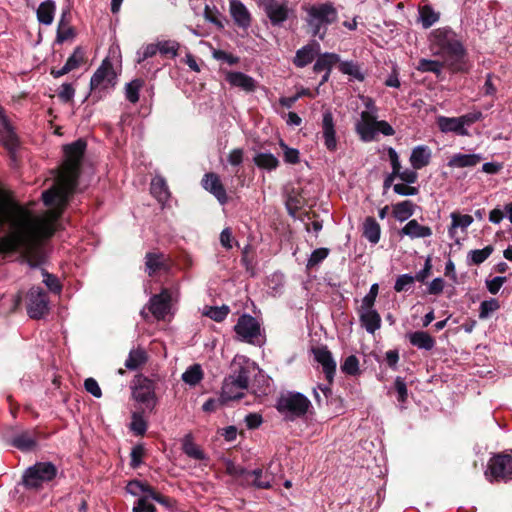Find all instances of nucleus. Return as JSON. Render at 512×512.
Returning <instances> with one entry per match:
<instances>
[{"label":"nucleus","instance_id":"obj_1","mask_svg":"<svg viewBox=\"0 0 512 512\" xmlns=\"http://www.w3.org/2000/svg\"><path fill=\"white\" fill-rule=\"evenodd\" d=\"M86 148L82 140L64 147L65 160L51 188L42 193L49 210L35 216L23 207L0 199V252L19 250L31 267L42 262L40 239L53 235L55 222L73 194L79 176L80 163Z\"/></svg>","mask_w":512,"mask_h":512},{"label":"nucleus","instance_id":"obj_2","mask_svg":"<svg viewBox=\"0 0 512 512\" xmlns=\"http://www.w3.org/2000/svg\"><path fill=\"white\" fill-rule=\"evenodd\" d=\"M307 24L314 36L323 39L329 25L337 20V10L330 3H322L305 8Z\"/></svg>","mask_w":512,"mask_h":512},{"label":"nucleus","instance_id":"obj_3","mask_svg":"<svg viewBox=\"0 0 512 512\" xmlns=\"http://www.w3.org/2000/svg\"><path fill=\"white\" fill-rule=\"evenodd\" d=\"M431 49L436 55L458 58L463 54V47L455 32L442 27L435 29L430 35Z\"/></svg>","mask_w":512,"mask_h":512},{"label":"nucleus","instance_id":"obj_4","mask_svg":"<svg viewBox=\"0 0 512 512\" xmlns=\"http://www.w3.org/2000/svg\"><path fill=\"white\" fill-rule=\"evenodd\" d=\"M311 407L310 400L301 393L287 392L282 394L276 408L286 421H294L305 416Z\"/></svg>","mask_w":512,"mask_h":512},{"label":"nucleus","instance_id":"obj_5","mask_svg":"<svg viewBox=\"0 0 512 512\" xmlns=\"http://www.w3.org/2000/svg\"><path fill=\"white\" fill-rule=\"evenodd\" d=\"M355 130L363 142H371L378 133L392 136L395 133L393 127L384 120H377V116L360 113V118L355 123Z\"/></svg>","mask_w":512,"mask_h":512},{"label":"nucleus","instance_id":"obj_6","mask_svg":"<svg viewBox=\"0 0 512 512\" xmlns=\"http://www.w3.org/2000/svg\"><path fill=\"white\" fill-rule=\"evenodd\" d=\"M483 119L480 111H473L459 117L438 116L436 124L442 133H455L460 136H468L467 127Z\"/></svg>","mask_w":512,"mask_h":512},{"label":"nucleus","instance_id":"obj_7","mask_svg":"<svg viewBox=\"0 0 512 512\" xmlns=\"http://www.w3.org/2000/svg\"><path fill=\"white\" fill-rule=\"evenodd\" d=\"M57 474V468L50 462H39L29 467L23 476V484L28 489L38 490L44 484L52 481Z\"/></svg>","mask_w":512,"mask_h":512},{"label":"nucleus","instance_id":"obj_8","mask_svg":"<svg viewBox=\"0 0 512 512\" xmlns=\"http://www.w3.org/2000/svg\"><path fill=\"white\" fill-rule=\"evenodd\" d=\"M117 74L110 59L105 58L100 67L93 74L90 81V88L93 93L101 94L114 88L116 85ZM101 97V95H99Z\"/></svg>","mask_w":512,"mask_h":512},{"label":"nucleus","instance_id":"obj_9","mask_svg":"<svg viewBox=\"0 0 512 512\" xmlns=\"http://www.w3.org/2000/svg\"><path fill=\"white\" fill-rule=\"evenodd\" d=\"M485 475L490 481L511 480L512 456L507 454H498L492 457L488 463Z\"/></svg>","mask_w":512,"mask_h":512},{"label":"nucleus","instance_id":"obj_10","mask_svg":"<svg viewBox=\"0 0 512 512\" xmlns=\"http://www.w3.org/2000/svg\"><path fill=\"white\" fill-rule=\"evenodd\" d=\"M231 369L230 376L240 384V388L247 389L250 376L258 370V367L246 356L236 355L231 363Z\"/></svg>","mask_w":512,"mask_h":512},{"label":"nucleus","instance_id":"obj_11","mask_svg":"<svg viewBox=\"0 0 512 512\" xmlns=\"http://www.w3.org/2000/svg\"><path fill=\"white\" fill-rule=\"evenodd\" d=\"M227 470L231 475H234L235 477H242L243 483L247 485H253L260 489H267L271 485V477L267 474L263 475V471L261 469L246 471L241 467H236L230 464Z\"/></svg>","mask_w":512,"mask_h":512},{"label":"nucleus","instance_id":"obj_12","mask_svg":"<svg viewBox=\"0 0 512 512\" xmlns=\"http://www.w3.org/2000/svg\"><path fill=\"white\" fill-rule=\"evenodd\" d=\"M234 330L239 340L248 343H254L255 339L260 335L259 323L248 314H243L238 318Z\"/></svg>","mask_w":512,"mask_h":512},{"label":"nucleus","instance_id":"obj_13","mask_svg":"<svg viewBox=\"0 0 512 512\" xmlns=\"http://www.w3.org/2000/svg\"><path fill=\"white\" fill-rule=\"evenodd\" d=\"M28 314L31 318L39 319L48 311V298L39 287H33L28 293Z\"/></svg>","mask_w":512,"mask_h":512},{"label":"nucleus","instance_id":"obj_14","mask_svg":"<svg viewBox=\"0 0 512 512\" xmlns=\"http://www.w3.org/2000/svg\"><path fill=\"white\" fill-rule=\"evenodd\" d=\"M261 7L274 26H279L288 19L289 8L278 0H260Z\"/></svg>","mask_w":512,"mask_h":512},{"label":"nucleus","instance_id":"obj_15","mask_svg":"<svg viewBox=\"0 0 512 512\" xmlns=\"http://www.w3.org/2000/svg\"><path fill=\"white\" fill-rule=\"evenodd\" d=\"M172 294L168 289H163L159 294L150 298L149 311L157 320H163L170 313Z\"/></svg>","mask_w":512,"mask_h":512},{"label":"nucleus","instance_id":"obj_16","mask_svg":"<svg viewBox=\"0 0 512 512\" xmlns=\"http://www.w3.org/2000/svg\"><path fill=\"white\" fill-rule=\"evenodd\" d=\"M0 141L9 151L14 152L18 147V137L9 123L3 108L0 106Z\"/></svg>","mask_w":512,"mask_h":512},{"label":"nucleus","instance_id":"obj_17","mask_svg":"<svg viewBox=\"0 0 512 512\" xmlns=\"http://www.w3.org/2000/svg\"><path fill=\"white\" fill-rule=\"evenodd\" d=\"M322 137L324 139V145L328 151L334 152L337 149V138L335 122L331 111L326 110L323 113L322 123Z\"/></svg>","mask_w":512,"mask_h":512},{"label":"nucleus","instance_id":"obj_18","mask_svg":"<svg viewBox=\"0 0 512 512\" xmlns=\"http://www.w3.org/2000/svg\"><path fill=\"white\" fill-rule=\"evenodd\" d=\"M152 500L166 507H170V499L152 489L149 490V494H147L146 497L138 498L133 507V512H155V507L151 502Z\"/></svg>","mask_w":512,"mask_h":512},{"label":"nucleus","instance_id":"obj_19","mask_svg":"<svg viewBox=\"0 0 512 512\" xmlns=\"http://www.w3.org/2000/svg\"><path fill=\"white\" fill-rule=\"evenodd\" d=\"M313 354L315 360L322 366L327 380L331 383L336 371V362L331 352L326 347H318L313 349Z\"/></svg>","mask_w":512,"mask_h":512},{"label":"nucleus","instance_id":"obj_20","mask_svg":"<svg viewBox=\"0 0 512 512\" xmlns=\"http://www.w3.org/2000/svg\"><path fill=\"white\" fill-rule=\"evenodd\" d=\"M202 185L205 190L209 191L213 194L217 200L224 204L227 202V194L226 191L219 179V177L214 173H208L204 176L202 180Z\"/></svg>","mask_w":512,"mask_h":512},{"label":"nucleus","instance_id":"obj_21","mask_svg":"<svg viewBox=\"0 0 512 512\" xmlns=\"http://www.w3.org/2000/svg\"><path fill=\"white\" fill-rule=\"evenodd\" d=\"M240 384L231 376L225 378L222 386V392L220 395V401L222 404L228 401L237 400L244 396L245 388H240Z\"/></svg>","mask_w":512,"mask_h":512},{"label":"nucleus","instance_id":"obj_22","mask_svg":"<svg viewBox=\"0 0 512 512\" xmlns=\"http://www.w3.org/2000/svg\"><path fill=\"white\" fill-rule=\"evenodd\" d=\"M359 317L362 326L368 333L373 334L381 326V317L374 307H360Z\"/></svg>","mask_w":512,"mask_h":512},{"label":"nucleus","instance_id":"obj_23","mask_svg":"<svg viewBox=\"0 0 512 512\" xmlns=\"http://www.w3.org/2000/svg\"><path fill=\"white\" fill-rule=\"evenodd\" d=\"M230 13L235 23L242 28L251 24V15L245 5L239 0H230Z\"/></svg>","mask_w":512,"mask_h":512},{"label":"nucleus","instance_id":"obj_24","mask_svg":"<svg viewBox=\"0 0 512 512\" xmlns=\"http://www.w3.org/2000/svg\"><path fill=\"white\" fill-rule=\"evenodd\" d=\"M399 234L411 239L428 238L432 235V229L420 224L416 219H412L401 228Z\"/></svg>","mask_w":512,"mask_h":512},{"label":"nucleus","instance_id":"obj_25","mask_svg":"<svg viewBox=\"0 0 512 512\" xmlns=\"http://www.w3.org/2000/svg\"><path fill=\"white\" fill-rule=\"evenodd\" d=\"M431 156L432 151L428 146L418 145L412 149L409 161L414 170H419L430 163Z\"/></svg>","mask_w":512,"mask_h":512},{"label":"nucleus","instance_id":"obj_26","mask_svg":"<svg viewBox=\"0 0 512 512\" xmlns=\"http://www.w3.org/2000/svg\"><path fill=\"white\" fill-rule=\"evenodd\" d=\"M481 154H462L456 153L452 155L448 161V166L451 168H466L474 167L482 160Z\"/></svg>","mask_w":512,"mask_h":512},{"label":"nucleus","instance_id":"obj_27","mask_svg":"<svg viewBox=\"0 0 512 512\" xmlns=\"http://www.w3.org/2000/svg\"><path fill=\"white\" fill-rule=\"evenodd\" d=\"M145 267L150 276L159 271L167 270L168 265L166 256L162 253H147L145 257Z\"/></svg>","mask_w":512,"mask_h":512},{"label":"nucleus","instance_id":"obj_28","mask_svg":"<svg viewBox=\"0 0 512 512\" xmlns=\"http://www.w3.org/2000/svg\"><path fill=\"white\" fill-rule=\"evenodd\" d=\"M226 80L235 87H239L244 91L251 92L256 88L255 80L242 72H229Z\"/></svg>","mask_w":512,"mask_h":512},{"label":"nucleus","instance_id":"obj_29","mask_svg":"<svg viewBox=\"0 0 512 512\" xmlns=\"http://www.w3.org/2000/svg\"><path fill=\"white\" fill-rule=\"evenodd\" d=\"M406 337L409 342L418 349L429 351L435 346V339L425 331L411 332L408 333Z\"/></svg>","mask_w":512,"mask_h":512},{"label":"nucleus","instance_id":"obj_30","mask_svg":"<svg viewBox=\"0 0 512 512\" xmlns=\"http://www.w3.org/2000/svg\"><path fill=\"white\" fill-rule=\"evenodd\" d=\"M319 52V44L307 45L299 49L294 58V64L298 67H305L311 63Z\"/></svg>","mask_w":512,"mask_h":512},{"label":"nucleus","instance_id":"obj_31","mask_svg":"<svg viewBox=\"0 0 512 512\" xmlns=\"http://www.w3.org/2000/svg\"><path fill=\"white\" fill-rule=\"evenodd\" d=\"M55 11V2L52 0H46L39 5L36 11L37 20L40 24L49 26L53 23Z\"/></svg>","mask_w":512,"mask_h":512},{"label":"nucleus","instance_id":"obj_32","mask_svg":"<svg viewBox=\"0 0 512 512\" xmlns=\"http://www.w3.org/2000/svg\"><path fill=\"white\" fill-rule=\"evenodd\" d=\"M11 444L22 451L32 450L36 445L35 434L32 431H22L13 436Z\"/></svg>","mask_w":512,"mask_h":512},{"label":"nucleus","instance_id":"obj_33","mask_svg":"<svg viewBox=\"0 0 512 512\" xmlns=\"http://www.w3.org/2000/svg\"><path fill=\"white\" fill-rule=\"evenodd\" d=\"M151 193L158 200V202L164 204L170 197V192L166 181L161 176H155L151 181Z\"/></svg>","mask_w":512,"mask_h":512},{"label":"nucleus","instance_id":"obj_34","mask_svg":"<svg viewBox=\"0 0 512 512\" xmlns=\"http://www.w3.org/2000/svg\"><path fill=\"white\" fill-rule=\"evenodd\" d=\"M253 161L257 167L267 171H273L277 169L280 163L278 158L269 152L256 153Z\"/></svg>","mask_w":512,"mask_h":512},{"label":"nucleus","instance_id":"obj_35","mask_svg":"<svg viewBox=\"0 0 512 512\" xmlns=\"http://www.w3.org/2000/svg\"><path fill=\"white\" fill-rule=\"evenodd\" d=\"M381 228L373 217H367L363 223V236L372 244L380 240Z\"/></svg>","mask_w":512,"mask_h":512},{"label":"nucleus","instance_id":"obj_36","mask_svg":"<svg viewBox=\"0 0 512 512\" xmlns=\"http://www.w3.org/2000/svg\"><path fill=\"white\" fill-rule=\"evenodd\" d=\"M182 450L183 452L190 458L195 460H203L205 459V454L201 450V448L196 445L193 441V437L191 434H187L182 439Z\"/></svg>","mask_w":512,"mask_h":512},{"label":"nucleus","instance_id":"obj_37","mask_svg":"<svg viewBox=\"0 0 512 512\" xmlns=\"http://www.w3.org/2000/svg\"><path fill=\"white\" fill-rule=\"evenodd\" d=\"M68 15L69 9L63 10L57 28L58 42H64L65 40L74 36L73 28L69 25Z\"/></svg>","mask_w":512,"mask_h":512},{"label":"nucleus","instance_id":"obj_38","mask_svg":"<svg viewBox=\"0 0 512 512\" xmlns=\"http://www.w3.org/2000/svg\"><path fill=\"white\" fill-rule=\"evenodd\" d=\"M414 214V204L409 200L402 201L393 206V216L400 222H404Z\"/></svg>","mask_w":512,"mask_h":512},{"label":"nucleus","instance_id":"obj_39","mask_svg":"<svg viewBox=\"0 0 512 512\" xmlns=\"http://www.w3.org/2000/svg\"><path fill=\"white\" fill-rule=\"evenodd\" d=\"M339 61V56L334 53H324L319 55L315 64L314 71L315 72H330L332 66Z\"/></svg>","mask_w":512,"mask_h":512},{"label":"nucleus","instance_id":"obj_40","mask_svg":"<svg viewBox=\"0 0 512 512\" xmlns=\"http://www.w3.org/2000/svg\"><path fill=\"white\" fill-rule=\"evenodd\" d=\"M147 360L146 353L143 349L137 348L130 351L125 361V367L129 370H136Z\"/></svg>","mask_w":512,"mask_h":512},{"label":"nucleus","instance_id":"obj_41","mask_svg":"<svg viewBox=\"0 0 512 512\" xmlns=\"http://www.w3.org/2000/svg\"><path fill=\"white\" fill-rule=\"evenodd\" d=\"M451 219H452V224L448 231L451 238H454L455 230L457 228H461L464 230L467 227H469L473 222L472 216H470L468 214L461 215L458 213H452Z\"/></svg>","mask_w":512,"mask_h":512},{"label":"nucleus","instance_id":"obj_42","mask_svg":"<svg viewBox=\"0 0 512 512\" xmlns=\"http://www.w3.org/2000/svg\"><path fill=\"white\" fill-rule=\"evenodd\" d=\"M157 46L158 53L162 56H169L171 58L178 56L180 44L176 40H159L157 41Z\"/></svg>","mask_w":512,"mask_h":512},{"label":"nucleus","instance_id":"obj_43","mask_svg":"<svg viewBox=\"0 0 512 512\" xmlns=\"http://www.w3.org/2000/svg\"><path fill=\"white\" fill-rule=\"evenodd\" d=\"M230 309L226 305L222 306H206L203 310V315L211 318L214 321L221 322L223 321L227 315L229 314Z\"/></svg>","mask_w":512,"mask_h":512},{"label":"nucleus","instance_id":"obj_44","mask_svg":"<svg viewBox=\"0 0 512 512\" xmlns=\"http://www.w3.org/2000/svg\"><path fill=\"white\" fill-rule=\"evenodd\" d=\"M203 378V372L200 365L195 364L189 367L183 374L182 380L191 386L198 384Z\"/></svg>","mask_w":512,"mask_h":512},{"label":"nucleus","instance_id":"obj_45","mask_svg":"<svg viewBox=\"0 0 512 512\" xmlns=\"http://www.w3.org/2000/svg\"><path fill=\"white\" fill-rule=\"evenodd\" d=\"M420 21L423 28L427 29L439 20V13L435 12L431 6L425 5L420 11Z\"/></svg>","mask_w":512,"mask_h":512},{"label":"nucleus","instance_id":"obj_46","mask_svg":"<svg viewBox=\"0 0 512 512\" xmlns=\"http://www.w3.org/2000/svg\"><path fill=\"white\" fill-rule=\"evenodd\" d=\"M340 70L342 73L347 74L358 81H363L365 78L360 66L352 61L342 62L340 64Z\"/></svg>","mask_w":512,"mask_h":512},{"label":"nucleus","instance_id":"obj_47","mask_svg":"<svg viewBox=\"0 0 512 512\" xmlns=\"http://www.w3.org/2000/svg\"><path fill=\"white\" fill-rule=\"evenodd\" d=\"M144 82L141 79H135L126 84L125 95L128 101L136 103L139 100V92Z\"/></svg>","mask_w":512,"mask_h":512},{"label":"nucleus","instance_id":"obj_48","mask_svg":"<svg viewBox=\"0 0 512 512\" xmlns=\"http://www.w3.org/2000/svg\"><path fill=\"white\" fill-rule=\"evenodd\" d=\"M133 397L141 403H149L154 399V392L149 385H140L133 391Z\"/></svg>","mask_w":512,"mask_h":512},{"label":"nucleus","instance_id":"obj_49","mask_svg":"<svg viewBox=\"0 0 512 512\" xmlns=\"http://www.w3.org/2000/svg\"><path fill=\"white\" fill-rule=\"evenodd\" d=\"M126 490L128 493H130L133 496L146 497L147 494H149V490H152V488L148 485L143 484L140 481L134 480L130 481L127 486Z\"/></svg>","mask_w":512,"mask_h":512},{"label":"nucleus","instance_id":"obj_50","mask_svg":"<svg viewBox=\"0 0 512 512\" xmlns=\"http://www.w3.org/2000/svg\"><path fill=\"white\" fill-rule=\"evenodd\" d=\"M329 249L328 248H318V249H315L308 261H307V268L308 269H312L314 267H316L317 265H319L323 260H325L328 255H329Z\"/></svg>","mask_w":512,"mask_h":512},{"label":"nucleus","instance_id":"obj_51","mask_svg":"<svg viewBox=\"0 0 512 512\" xmlns=\"http://www.w3.org/2000/svg\"><path fill=\"white\" fill-rule=\"evenodd\" d=\"M158 53L157 42L149 43L147 45L142 46L136 52V59L138 63L145 61L148 58L155 56Z\"/></svg>","mask_w":512,"mask_h":512},{"label":"nucleus","instance_id":"obj_52","mask_svg":"<svg viewBox=\"0 0 512 512\" xmlns=\"http://www.w3.org/2000/svg\"><path fill=\"white\" fill-rule=\"evenodd\" d=\"M443 65L434 60L421 59L418 62L417 70L421 72H432L435 74H440L442 71Z\"/></svg>","mask_w":512,"mask_h":512},{"label":"nucleus","instance_id":"obj_53","mask_svg":"<svg viewBox=\"0 0 512 512\" xmlns=\"http://www.w3.org/2000/svg\"><path fill=\"white\" fill-rule=\"evenodd\" d=\"M341 371L348 375H357L359 373V360L356 356H348L341 365Z\"/></svg>","mask_w":512,"mask_h":512},{"label":"nucleus","instance_id":"obj_54","mask_svg":"<svg viewBox=\"0 0 512 512\" xmlns=\"http://www.w3.org/2000/svg\"><path fill=\"white\" fill-rule=\"evenodd\" d=\"M84 51L78 47L74 50L72 55L67 59L64 66L69 70L72 71L76 68H78L84 61Z\"/></svg>","mask_w":512,"mask_h":512},{"label":"nucleus","instance_id":"obj_55","mask_svg":"<svg viewBox=\"0 0 512 512\" xmlns=\"http://www.w3.org/2000/svg\"><path fill=\"white\" fill-rule=\"evenodd\" d=\"M130 429L136 434V435H143L147 430V423L144 420L143 416L139 413L134 412L132 414V421L130 424Z\"/></svg>","mask_w":512,"mask_h":512},{"label":"nucleus","instance_id":"obj_56","mask_svg":"<svg viewBox=\"0 0 512 512\" xmlns=\"http://www.w3.org/2000/svg\"><path fill=\"white\" fill-rule=\"evenodd\" d=\"M499 308V303L496 299L485 300L480 304L479 318L486 319L491 313Z\"/></svg>","mask_w":512,"mask_h":512},{"label":"nucleus","instance_id":"obj_57","mask_svg":"<svg viewBox=\"0 0 512 512\" xmlns=\"http://www.w3.org/2000/svg\"><path fill=\"white\" fill-rule=\"evenodd\" d=\"M414 281L415 278L410 274L400 275L395 281L394 289L396 292L408 291L412 287Z\"/></svg>","mask_w":512,"mask_h":512},{"label":"nucleus","instance_id":"obj_58","mask_svg":"<svg viewBox=\"0 0 512 512\" xmlns=\"http://www.w3.org/2000/svg\"><path fill=\"white\" fill-rule=\"evenodd\" d=\"M493 249L491 246H486L483 249L472 250L470 252V258L472 263L481 264L483 263L492 253Z\"/></svg>","mask_w":512,"mask_h":512},{"label":"nucleus","instance_id":"obj_59","mask_svg":"<svg viewBox=\"0 0 512 512\" xmlns=\"http://www.w3.org/2000/svg\"><path fill=\"white\" fill-rule=\"evenodd\" d=\"M279 145L283 150L285 162L289 164L299 162V151L297 149L288 147L283 141H280Z\"/></svg>","mask_w":512,"mask_h":512},{"label":"nucleus","instance_id":"obj_60","mask_svg":"<svg viewBox=\"0 0 512 512\" xmlns=\"http://www.w3.org/2000/svg\"><path fill=\"white\" fill-rule=\"evenodd\" d=\"M394 386H395V390L397 392V400L400 403L405 402L407 399V396H408V391H407V386H406L404 379L401 377H397L395 379Z\"/></svg>","mask_w":512,"mask_h":512},{"label":"nucleus","instance_id":"obj_61","mask_svg":"<svg viewBox=\"0 0 512 512\" xmlns=\"http://www.w3.org/2000/svg\"><path fill=\"white\" fill-rule=\"evenodd\" d=\"M378 284L375 283L370 287L368 294L362 299V303L360 307H374L376 297L378 295Z\"/></svg>","mask_w":512,"mask_h":512},{"label":"nucleus","instance_id":"obj_62","mask_svg":"<svg viewBox=\"0 0 512 512\" xmlns=\"http://www.w3.org/2000/svg\"><path fill=\"white\" fill-rule=\"evenodd\" d=\"M43 274V282L46 284V286L52 291V292H60L61 291V285L58 281V279L52 275L49 274L46 271L42 272Z\"/></svg>","mask_w":512,"mask_h":512},{"label":"nucleus","instance_id":"obj_63","mask_svg":"<svg viewBox=\"0 0 512 512\" xmlns=\"http://www.w3.org/2000/svg\"><path fill=\"white\" fill-rule=\"evenodd\" d=\"M393 190L395 193H397L398 195H401V196H413V195H416L418 193V189L416 187H413V186H409L404 183H399V184H395L393 186Z\"/></svg>","mask_w":512,"mask_h":512},{"label":"nucleus","instance_id":"obj_64","mask_svg":"<svg viewBox=\"0 0 512 512\" xmlns=\"http://www.w3.org/2000/svg\"><path fill=\"white\" fill-rule=\"evenodd\" d=\"M84 387L94 397L100 398L102 396L101 388L94 378H87L84 382Z\"/></svg>","mask_w":512,"mask_h":512}]
</instances>
